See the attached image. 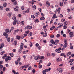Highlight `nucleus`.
I'll list each match as a JSON object with an SVG mask.
<instances>
[{
    "label": "nucleus",
    "instance_id": "nucleus-1",
    "mask_svg": "<svg viewBox=\"0 0 74 74\" xmlns=\"http://www.w3.org/2000/svg\"><path fill=\"white\" fill-rule=\"evenodd\" d=\"M51 42L52 44H54L55 45H57L58 44V43L59 42V41L58 40H55V42H54V41L53 40H52L51 41Z\"/></svg>",
    "mask_w": 74,
    "mask_h": 74
},
{
    "label": "nucleus",
    "instance_id": "nucleus-2",
    "mask_svg": "<svg viewBox=\"0 0 74 74\" xmlns=\"http://www.w3.org/2000/svg\"><path fill=\"white\" fill-rule=\"evenodd\" d=\"M48 72V69H47L43 71L42 73L43 74H46V73Z\"/></svg>",
    "mask_w": 74,
    "mask_h": 74
},
{
    "label": "nucleus",
    "instance_id": "nucleus-3",
    "mask_svg": "<svg viewBox=\"0 0 74 74\" xmlns=\"http://www.w3.org/2000/svg\"><path fill=\"white\" fill-rule=\"evenodd\" d=\"M11 57L8 56L7 58H6L5 59V61L6 62L8 61V60H11Z\"/></svg>",
    "mask_w": 74,
    "mask_h": 74
},
{
    "label": "nucleus",
    "instance_id": "nucleus-4",
    "mask_svg": "<svg viewBox=\"0 0 74 74\" xmlns=\"http://www.w3.org/2000/svg\"><path fill=\"white\" fill-rule=\"evenodd\" d=\"M6 33H8V34H10V32H11V30H9V29H7L5 30Z\"/></svg>",
    "mask_w": 74,
    "mask_h": 74
},
{
    "label": "nucleus",
    "instance_id": "nucleus-5",
    "mask_svg": "<svg viewBox=\"0 0 74 74\" xmlns=\"http://www.w3.org/2000/svg\"><path fill=\"white\" fill-rule=\"evenodd\" d=\"M57 71L60 73H62L63 71L62 70V69L61 68H58L57 69Z\"/></svg>",
    "mask_w": 74,
    "mask_h": 74
},
{
    "label": "nucleus",
    "instance_id": "nucleus-6",
    "mask_svg": "<svg viewBox=\"0 0 74 74\" xmlns=\"http://www.w3.org/2000/svg\"><path fill=\"white\" fill-rule=\"evenodd\" d=\"M69 36L71 38L73 37V36H74V34H73V32H71L69 33Z\"/></svg>",
    "mask_w": 74,
    "mask_h": 74
},
{
    "label": "nucleus",
    "instance_id": "nucleus-7",
    "mask_svg": "<svg viewBox=\"0 0 74 74\" xmlns=\"http://www.w3.org/2000/svg\"><path fill=\"white\" fill-rule=\"evenodd\" d=\"M3 35L5 36V38H7L8 37V35L7 34V33L5 32H4L3 33Z\"/></svg>",
    "mask_w": 74,
    "mask_h": 74
},
{
    "label": "nucleus",
    "instance_id": "nucleus-8",
    "mask_svg": "<svg viewBox=\"0 0 74 74\" xmlns=\"http://www.w3.org/2000/svg\"><path fill=\"white\" fill-rule=\"evenodd\" d=\"M34 59L35 60H38V59H40V56H35L34 57Z\"/></svg>",
    "mask_w": 74,
    "mask_h": 74
},
{
    "label": "nucleus",
    "instance_id": "nucleus-9",
    "mask_svg": "<svg viewBox=\"0 0 74 74\" xmlns=\"http://www.w3.org/2000/svg\"><path fill=\"white\" fill-rule=\"evenodd\" d=\"M58 25H59L58 27V28H60V27H62V26H63V24H60V23H59L58 24Z\"/></svg>",
    "mask_w": 74,
    "mask_h": 74
},
{
    "label": "nucleus",
    "instance_id": "nucleus-10",
    "mask_svg": "<svg viewBox=\"0 0 74 74\" xmlns=\"http://www.w3.org/2000/svg\"><path fill=\"white\" fill-rule=\"evenodd\" d=\"M64 45L63 46V47L64 48H62V49H64L65 48H66V47H67V43H65L64 44Z\"/></svg>",
    "mask_w": 74,
    "mask_h": 74
},
{
    "label": "nucleus",
    "instance_id": "nucleus-11",
    "mask_svg": "<svg viewBox=\"0 0 74 74\" xmlns=\"http://www.w3.org/2000/svg\"><path fill=\"white\" fill-rule=\"evenodd\" d=\"M32 28V26H30L29 25H28L27 26V29H31Z\"/></svg>",
    "mask_w": 74,
    "mask_h": 74
},
{
    "label": "nucleus",
    "instance_id": "nucleus-12",
    "mask_svg": "<svg viewBox=\"0 0 74 74\" xmlns=\"http://www.w3.org/2000/svg\"><path fill=\"white\" fill-rule=\"evenodd\" d=\"M56 14H54L53 16V19H54L55 18H58V17L57 16H56Z\"/></svg>",
    "mask_w": 74,
    "mask_h": 74
},
{
    "label": "nucleus",
    "instance_id": "nucleus-13",
    "mask_svg": "<svg viewBox=\"0 0 74 74\" xmlns=\"http://www.w3.org/2000/svg\"><path fill=\"white\" fill-rule=\"evenodd\" d=\"M57 61L58 62L60 61V57H58L57 58Z\"/></svg>",
    "mask_w": 74,
    "mask_h": 74
},
{
    "label": "nucleus",
    "instance_id": "nucleus-14",
    "mask_svg": "<svg viewBox=\"0 0 74 74\" xmlns=\"http://www.w3.org/2000/svg\"><path fill=\"white\" fill-rule=\"evenodd\" d=\"M24 45V44H23V43H21L20 45V47H21L20 48L21 49H23V46Z\"/></svg>",
    "mask_w": 74,
    "mask_h": 74
},
{
    "label": "nucleus",
    "instance_id": "nucleus-15",
    "mask_svg": "<svg viewBox=\"0 0 74 74\" xmlns=\"http://www.w3.org/2000/svg\"><path fill=\"white\" fill-rule=\"evenodd\" d=\"M46 4L47 7H49L50 5V4L49 3V2L47 1L46 2Z\"/></svg>",
    "mask_w": 74,
    "mask_h": 74
},
{
    "label": "nucleus",
    "instance_id": "nucleus-16",
    "mask_svg": "<svg viewBox=\"0 0 74 74\" xmlns=\"http://www.w3.org/2000/svg\"><path fill=\"white\" fill-rule=\"evenodd\" d=\"M43 37H45L47 36V34L46 32H45L43 34Z\"/></svg>",
    "mask_w": 74,
    "mask_h": 74
},
{
    "label": "nucleus",
    "instance_id": "nucleus-17",
    "mask_svg": "<svg viewBox=\"0 0 74 74\" xmlns=\"http://www.w3.org/2000/svg\"><path fill=\"white\" fill-rule=\"evenodd\" d=\"M74 59H71L68 61L69 62V63H70V62H74Z\"/></svg>",
    "mask_w": 74,
    "mask_h": 74
},
{
    "label": "nucleus",
    "instance_id": "nucleus-18",
    "mask_svg": "<svg viewBox=\"0 0 74 74\" xmlns=\"http://www.w3.org/2000/svg\"><path fill=\"white\" fill-rule=\"evenodd\" d=\"M32 8L33 10H36V6L35 5H32Z\"/></svg>",
    "mask_w": 74,
    "mask_h": 74
},
{
    "label": "nucleus",
    "instance_id": "nucleus-19",
    "mask_svg": "<svg viewBox=\"0 0 74 74\" xmlns=\"http://www.w3.org/2000/svg\"><path fill=\"white\" fill-rule=\"evenodd\" d=\"M7 4L6 3H4L3 4V6L4 7H6Z\"/></svg>",
    "mask_w": 74,
    "mask_h": 74
},
{
    "label": "nucleus",
    "instance_id": "nucleus-20",
    "mask_svg": "<svg viewBox=\"0 0 74 74\" xmlns=\"http://www.w3.org/2000/svg\"><path fill=\"white\" fill-rule=\"evenodd\" d=\"M52 27H51L50 28V30H53V29L54 28H55V26L53 25L52 26Z\"/></svg>",
    "mask_w": 74,
    "mask_h": 74
},
{
    "label": "nucleus",
    "instance_id": "nucleus-21",
    "mask_svg": "<svg viewBox=\"0 0 74 74\" xmlns=\"http://www.w3.org/2000/svg\"><path fill=\"white\" fill-rule=\"evenodd\" d=\"M56 52H57L58 53H60L61 51H60V50H59L58 49H56Z\"/></svg>",
    "mask_w": 74,
    "mask_h": 74
},
{
    "label": "nucleus",
    "instance_id": "nucleus-22",
    "mask_svg": "<svg viewBox=\"0 0 74 74\" xmlns=\"http://www.w3.org/2000/svg\"><path fill=\"white\" fill-rule=\"evenodd\" d=\"M60 5L61 6H63V3L62 2H61L60 3Z\"/></svg>",
    "mask_w": 74,
    "mask_h": 74
},
{
    "label": "nucleus",
    "instance_id": "nucleus-23",
    "mask_svg": "<svg viewBox=\"0 0 74 74\" xmlns=\"http://www.w3.org/2000/svg\"><path fill=\"white\" fill-rule=\"evenodd\" d=\"M16 23V20L14 21L13 22V25H15Z\"/></svg>",
    "mask_w": 74,
    "mask_h": 74
},
{
    "label": "nucleus",
    "instance_id": "nucleus-24",
    "mask_svg": "<svg viewBox=\"0 0 74 74\" xmlns=\"http://www.w3.org/2000/svg\"><path fill=\"white\" fill-rule=\"evenodd\" d=\"M71 52H69L67 53L66 54V55L67 56H69L71 55Z\"/></svg>",
    "mask_w": 74,
    "mask_h": 74
},
{
    "label": "nucleus",
    "instance_id": "nucleus-25",
    "mask_svg": "<svg viewBox=\"0 0 74 74\" xmlns=\"http://www.w3.org/2000/svg\"><path fill=\"white\" fill-rule=\"evenodd\" d=\"M21 25L23 26L24 25V24H25V22L24 21H22L21 22Z\"/></svg>",
    "mask_w": 74,
    "mask_h": 74
},
{
    "label": "nucleus",
    "instance_id": "nucleus-26",
    "mask_svg": "<svg viewBox=\"0 0 74 74\" xmlns=\"http://www.w3.org/2000/svg\"><path fill=\"white\" fill-rule=\"evenodd\" d=\"M9 54L11 56H12V57H13L14 56V54L11 53H9Z\"/></svg>",
    "mask_w": 74,
    "mask_h": 74
},
{
    "label": "nucleus",
    "instance_id": "nucleus-27",
    "mask_svg": "<svg viewBox=\"0 0 74 74\" xmlns=\"http://www.w3.org/2000/svg\"><path fill=\"white\" fill-rule=\"evenodd\" d=\"M16 17H15V16H13V18H12L13 20L14 21H16Z\"/></svg>",
    "mask_w": 74,
    "mask_h": 74
},
{
    "label": "nucleus",
    "instance_id": "nucleus-28",
    "mask_svg": "<svg viewBox=\"0 0 74 74\" xmlns=\"http://www.w3.org/2000/svg\"><path fill=\"white\" fill-rule=\"evenodd\" d=\"M44 19H45V18H44V17H42L40 18V20H44Z\"/></svg>",
    "mask_w": 74,
    "mask_h": 74
},
{
    "label": "nucleus",
    "instance_id": "nucleus-29",
    "mask_svg": "<svg viewBox=\"0 0 74 74\" xmlns=\"http://www.w3.org/2000/svg\"><path fill=\"white\" fill-rule=\"evenodd\" d=\"M64 25H65V26L67 25V22L65 21L64 22Z\"/></svg>",
    "mask_w": 74,
    "mask_h": 74
},
{
    "label": "nucleus",
    "instance_id": "nucleus-30",
    "mask_svg": "<svg viewBox=\"0 0 74 74\" xmlns=\"http://www.w3.org/2000/svg\"><path fill=\"white\" fill-rule=\"evenodd\" d=\"M16 38L18 40H20V36H16Z\"/></svg>",
    "mask_w": 74,
    "mask_h": 74
},
{
    "label": "nucleus",
    "instance_id": "nucleus-31",
    "mask_svg": "<svg viewBox=\"0 0 74 74\" xmlns=\"http://www.w3.org/2000/svg\"><path fill=\"white\" fill-rule=\"evenodd\" d=\"M16 44H17L16 43V41L15 40V41H14V45H16Z\"/></svg>",
    "mask_w": 74,
    "mask_h": 74
},
{
    "label": "nucleus",
    "instance_id": "nucleus-32",
    "mask_svg": "<svg viewBox=\"0 0 74 74\" xmlns=\"http://www.w3.org/2000/svg\"><path fill=\"white\" fill-rule=\"evenodd\" d=\"M29 66H30L29 64H28L26 66L25 65V68H27V67H29Z\"/></svg>",
    "mask_w": 74,
    "mask_h": 74
},
{
    "label": "nucleus",
    "instance_id": "nucleus-33",
    "mask_svg": "<svg viewBox=\"0 0 74 74\" xmlns=\"http://www.w3.org/2000/svg\"><path fill=\"white\" fill-rule=\"evenodd\" d=\"M16 23L18 25H19L20 23V22L19 21L16 20Z\"/></svg>",
    "mask_w": 74,
    "mask_h": 74
},
{
    "label": "nucleus",
    "instance_id": "nucleus-34",
    "mask_svg": "<svg viewBox=\"0 0 74 74\" xmlns=\"http://www.w3.org/2000/svg\"><path fill=\"white\" fill-rule=\"evenodd\" d=\"M32 33L30 32L29 34V37H30V36H32Z\"/></svg>",
    "mask_w": 74,
    "mask_h": 74
},
{
    "label": "nucleus",
    "instance_id": "nucleus-35",
    "mask_svg": "<svg viewBox=\"0 0 74 74\" xmlns=\"http://www.w3.org/2000/svg\"><path fill=\"white\" fill-rule=\"evenodd\" d=\"M6 56H7V55L5 54L4 56L2 57V58L3 59H4V58H5Z\"/></svg>",
    "mask_w": 74,
    "mask_h": 74
},
{
    "label": "nucleus",
    "instance_id": "nucleus-36",
    "mask_svg": "<svg viewBox=\"0 0 74 74\" xmlns=\"http://www.w3.org/2000/svg\"><path fill=\"white\" fill-rule=\"evenodd\" d=\"M64 53H62L60 54V56H64Z\"/></svg>",
    "mask_w": 74,
    "mask_h": 74
},
{
    "label": "nucleus",
    "instance_id": "nucleus-37",
    "mask_svg": "<svg viewBox=\"0 0 74 74\" xmlns=\"http://www.w3.org/2000/svg\"><path fill=\"white\" fill-rule=\"evenodd\" d=\"M4 47V44L3 43H2L1 44V48H3Z\"/></svg>",
    "mask_w": 74,
    "mask_h": 74
},
{
    "label": "nucleus",
    "instance_id": "nucleus-38",
    "mask_svg": "<svg viewBox=\"0 0 74 74\" xmlns=\"http://www.w3.org/2000/svg\"><path fill=\"white\" fill-rule=\"evenodd\" d=\"M54 36H54V35H52L50 36V37L51 38H54Z\"/></svg>",
    "mask_w": 74,
    "mask_h": 74
},
{
    "label": "nucleus",
    "instance_id": "nucleus-39",
    "mask_svg": "<svg viewBox=\"0 0 74 74\" xmlns=\"http://www.w3.org/2000/svg\"><path fill=\"white\" fill-rule=\"evenodd\" d=\"M42 66L41 65H39V69H42Z\"/></svg>",
    "mask_w": 74,
    "mask_h": 74
},
{
    "label": "nucleus",
    "instance_id": "nucleus-40",
    "mask_svg": "<svg viewBox=\"0 0 74 74\" xmlns=\"http://www.w3.org/2000/svg\"><path fill=\"white\" fill-rule=\"evenodd\" d=\"M18 52L20 53H21V52H22V50L21 49H20L18 50Z\"/></svg>",
    "mask_w": 74,
    "mask_h": 74
},
{
    "label": "nucleus",
    "instance_id": "nucleus-41",
    "mask_svg": "<svg viewBox=\"0 0 74 74\" xmlns=\"http://www.w3.org/2000/svg\"><path fill=\"white\" fill-rule=\"evenodd\" d=\"M18 31H19V30L18 29L15 30H14V32L15 33H16V32H18Z\"/></svg>",
    "mask_w": 74,
    "mask_h": 74
},
{
    "label": "nucleus",
    "instance_id": "nucleus-42",
    "mask_svg": "<svg viewBox=\"0 0 74 74\" xmlns=\"http://www.w3.org/2000/svg\"><path fill=\"white\" fill-rule=\"evenodd\" d=\"M64 43H67V39H65L64 41Z\"/></svg>",
    "mask_w": 74,
    "mask_h": 74
},
{
    "label": "nucleus",
    "instance_id": "nucleus-43",
    "mask_svg": "<svg viewBox=\"0 0 74 74\" xmlns=\"http://www.w3.org/2000/svg\"><path fill=\"white\" fill-rule=\"evenodd\" d=\"M29 10H27L25 11V13H27V14H28L29 13Z\"/></svg>",
    "mask_w": 74,
    "mask_h": 74
},
{
    "label": "nucleus",
    "instance_id": "nucleus-44",
    "mask_svg": "<svg viewBox=\"0 0 74 74\" xmlns=\"http://www.w3.org/2000/svg\"><path fill=\"white\" fill-rule=\"evenodd\" d=\"M67 11L68 12H70V9H68L67 10Z\"/></svg>",
    "mask_w": 74,
    "mask_h": 74
},
{
    "label": "nucleus",
    "instance_id": "nucleus-45",
    "mask_svg": "<svg viewBox=\"0 0 74 74\" xmlns=\"http://www.w3.org/2000/svg\"><path fill=\"white\" fill-rule=\"evenodd\" d=\"M32 42H31L30 43L29 45H30V47H32V46L33 45H32Z\"/></svg>",
    "mask_w": 74,
    "mask_h": 74
},
{
    "label": "nucleus",
    "instance_id": "nucleus-46",
    "mask_svg": "<svg viewBox=\"0 0 74 74\" xmlns=\"http://www.w3.org/2000/svg\"><path fill=\"white\" fill-rule=\"evenodd\" d=\"M51 63L50 62L49 63L47 64V66H48L49 67V66H51Z\"/></svg>",
    "mask_w": 74,
    "mask_h": 74
},
{
    "label": "nucleus",
    "instance_id": "nucleus-47",
    "mask_svg": "<svg viewBox=\"0 0 74 74\" xmlns=\"http://www.w3.org/2000/svg\"><path fill=\"white\" fill-rule=\"evenodd\" d=\"M15 64H16V65H17V64H18L19 62H18V61H16L15 62Z\"/></svg>",
    "mask_w": 74,
    "mask_h": 74
},
{
    "label": "nucleus",
    "instance_id": "nucleus-48",
    "mask_svg": "<svg viewBox=\"0 0 74 74\" xmlns=\"http://www.w3.org/2000/svg\"><path fill=\"white\" fill-rule=\"evenodd\" d=\"M58 50H59V51H60V50H61V49L62 50H64V49H62L61 48H60H60H58Z\"/></svg>",
    "mask_w": 74,
    "mask_h": 74
},
{
    "label": "nucleus",
    "instance_id": "nucleus-49",
    "mask_svg": "<svg viewBox=\"0 0 74 74\" xmlns=\"http://www.w3.org/2000/svg\"><path fill=\"white\" fill-rule=\"evenodd\" d=\"M51 56H53V57L55 56V54L54 53H52Z\"/></svg>",
    "mask_w": 74,
    "mask_h": 74
},
{
    "label": "nucleus",
    "instance_id": "nucleus-50",
    "mask_svg": "<svg viewBox=\"0 0 74 74\" xmlns=\"http://www.w3.org/2000/svg\"><path fill=\"white\" fill-rule=\"evenodd\" d=\"M40 14L39 12H37L35 14V15H38Z\"/></svg>",
    "mask_w": 74,
    "mask_h": 74
},
{
    "label": "nucleus",
    "instance_id": "nucleus-51",
    "mask_svg": "<svg viewBox=\"0 0 74 74\" xmlns=\"http://www.w3.org/2000/svg\"><path fill=\"white\" fill-rule=\"evenodd\" d=\"M45 58H44V56H42L40 57V59H44Z\"/></svg>",
    "mask_w": 74,
    "mask_h": 74
},
{
    "label": "nucleus",
    "instance_id": "nucleus-52",
    "mask_svg": "<svg viewBox=\"0 0 74 74\" xmlns=\"http://www.w3.org/2000/svg\"><path fill=\"white\" fill-rule=\"evenodd\" d=\"M20 60H21V58H18L17 61H18V62H20Z\"/></svg>",
    "mask_w": 74,
    "mask_h": 74
},
{
    "label": "nucleus",
    "instance_id": "nucleus-53",
    "mask_svg": "<svg viewBox=\"0 0 74 74\" xmlns=\"http://www.w3.org/2000/svg\"><path fill=\"white\" fill-rule=\"evenodd\" d=\"M37 22H39V21H38V19H36L35 21V22L36 23Z\"/></svg>",
    "mask_w": 74,
    "mask_h": 74
},
{
    "label": "nucleus",
    "instance_id": "nucleus-54",
    "mask_svg": "<svg viewBox=\"0 0 74 74\" xmlns=\"http://www.w3.org/2000/svg\"><path fill=\"white\" fill-rule=\"evenodd\" d=\"M5 10L7 11H10V9L8 8H6Z\"/></svg>",
    "mask_w": 74,
    "mask_h": 74
},
{
    "label": "nucleus",
    "instance_id": "nucleus-55",
    "mask_svg": "<svg viewBox=\"0 0 74 74\" xmlns=\"http://www.w3.org/2000/svg\"><path fill=\"white\" fill-rule=\"evenodd\" d=\"M14 27H12L11 28V31H12V30H14Z\"/></svg>",
    "mask_w": 74,
    "mask_h": 74
},
{
    "label": "nucleus",
    "instance_id": "nucleus-56",
    "mask_svg": "<svg viewBox=\"0 0 74 74\" xmlns=\"http://www.w3.org/2000/svg\"><path fill=\"white\" fill-rule=\"evenodd\" d=\"M7 41L8 42H10V38H8Z\"/></svg>",
    "mask_w": 74,
    "mask_h": 74
},
{
    "label": "nucleus",
    "instance_id": "nucleus-57",
    "mask_svg": "<svg viewBox=\"0 0 74 74\" xmlns=\"http://www.w3.org/2000/svg\"><path fill=\"white\" fill-rule=\"evenodd\" d=\"M0 10H3V6H0Z\"/></svg>",
    "mask_w": 74,
    "mask_h": 74
},
{
    "label": "nucleus",
    "instance_id": "nucleus-58",
    "mask_svg": "<svg viewBox=\"0 0 74 74\" xmlns=\"http://www.w3.org/2000/svg\"><path fill=\"white\" fill-rule=\"evenodd\" d=\"M31 18H33V19H34V18H35V16H34L33 15H32L31 16Z\"/></svg>",
    "mask_w": 74,
    "mask_h": 74
},
{
    "label": "nucleus",
    "instance_id": "nucleus-59",
    "mask_svg": "<svg viewBox=\"0 0 74 74\" xmlns=\"http://www.w3.org/2000/svg\"><path fill=\"white\" fill-rule=\"evenodd\" d=\"M14 11H18V9H17L15 8H14Z\"/></svg>",
    "mask_w": 74,
    "mask_h": 74
},
{
    "label": "nucleus",
    "instance_id": "nucleus-60",
    "mask_svg": "<svg viewBox=\"0 0 74 74\" xmlns=\"http://www.w3.org/2000/svg\"><path fill=\"white\" fill-rule=\"evenodd\" d=\"M4 53H5V51H2L1 52V55H3V54Z\"/></svg>",
    "mask_w": 74,
    "mask_h": 74
},
{
    "label": "nucleus",
    "instance_id": "nucleus-61",
    "mask_svg": "<svg viewBox=\"0 0 74 74\" xmlns=\"http://www.w3.org/2000/svg\"><path fill=\"white\" fill-rule=\"evenodd\" d=\"M38 49H39V50H40V49H41V47L40 46H39L38 48Z\"/></svg>",
    "mask_w": 74,
    "mask_h": 74
},
{
    "label": "nucleus",
    "instance_id": "nucleus-62",
    "mask_svg": "<svg viewBox=\"0 0 74 74\" xmlns=\"http://www.w3.org/2000/svg\"><path fill=\"white\" fill-rule=\"evenodd\" d=\"M67 28V26L66 25H64L63 26V28L64 29H66Z\"/></svg>",
    "mask_w": 74,
    "mask_h": 74
},
{
    "label": "nucleus",
    "instance_id": "nucleus-63",
    "mask_svg": "<svg viewBox=\"0 0 74 74\" xmlns=\"http://www.w3.org/2000/svg\"><path fill=\"white\" fill-rule=\"evenodd\" d=\"M29 32H30V31L29 30H28L27 31H26L25 32V33H26V34H28V33H29Z\"/></svg>",
    "mask_w": 74,
    "mask_h": 74
},
{
    "label": "nucleus",
    "instance_id": "nucleus-64",
    "mask_svg": "<svg viewBox=\"0 0 74 74\" xmlns=\"http://www.w3.org/2000/svg\"><path fill=\"white\" fill-rule=\"evenodd\" d=\"M32 69V67L30 66H29L28 68V70H31Z\"/></svg>",
    "mask_w": 74,
    "mask_h": 74
}]
</instances>
